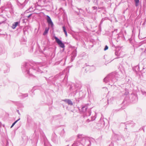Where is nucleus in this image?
<instances>
[{
	"mask_svg": "<svg viewBox=\"0 0 146 146\" xmlns=\"http://www.w3.org/2000/svg\"><path fill=\"white\" fill-rule=\"evenodd\" d=\"M54 38L55 39L56 41L58 43V45L61 48H64L65 47L64 45L62 42L58 38L54 36Z\"/></svg>",
	"mask_w": 146,
	"mask_h": 146,
	"instance_id": "1",
	"label": "nucleus"
},
{
	"mask_svg": "<svg viewBox=\"0 0 146 146\" xmlns=\"http://www.w3.org/2000/svg\"><path fill=\"white\" fill-rule=\"evenodd\" d=\"M47 22L49 25H51L52 27H53V24L51 20L50 17L48 16H47Z\"/></svg>",
	"mask_w": 146,
	"mask_h": 146,
	"instance_id": "2",
	"label": "nucleus"
},
{
	"mask_svg": "<svg viewBox=\"0 0 146 146\" xmlns=\"http://www.w3.org/2000/svg\"><path fill=\"white\" fill-rule=\"evenodd\" d=\"M64 102H67L68 104L70 105H72V101L70 100H67V99H66L64 100H63Z\"/></svg>",
	"mask_w": 146,
	"mask_h": 146,
	"instance_id": "3",
	"label": "nucleus"
},
{
	"mask_svg": "<svg viewBox=\"0 0 146 146\" xmlns=\"http://www.w3.org/2000/svg\"><path fill=\"white\" fill-rule=\"evenodd\" d=\"M19 23L18 22H15L14 24L12 25V27L13 29H15L16 27L18 25Z\"/></svg>",
	"mask_w": 146,
	"mask_h": 146,
	"instance_id": "4",
	"label": "nucleus"
},
{
	"mask_svg": "<svg viewBox=\"0 0 146 146\" xmlns=\"http://www.w3.org/2000/svg\"><path fill=\"white\" fill-rule=\"evenodd\" d=\"M49 28H45V31L43 34V35H45L47 33H48V30H49Z\"/></svg>",
	"mask_w": 146,
	"mask_h": 146,
	"instance_id": "5",
	"label": "nucleus"
},
{
	"mask_svg": "<svg viewBox=\"0 0 146 146\" xmlns=\"http://www.w3.org/2000/svg\"><path fill=\"white\" fill-rule=\"evenodd\" d=\"M62 28H63V31L65 34V35L66 36H67V32L66 31V28H65V27L64 26H63V27H62Z\"/></svg>",
	"mask_w": 146,
	"mask_h": 146,
	"instance_id": "6",
	"label": "nucleus"
},
{
	"mask_svg": "<svg viewBox=\"0 0 146 146\" xmlns=\"http://www.w3.org/2000/svg\"><path fill=\"white\" fill-rule=\"evenodd\" d=\"M136 6H137L139 5V0H134Z\"/></svg>",
	"mask_w": 146,
	"mask_h": 146,
	"instance_id": "7",
	"label": "nucleus"
},
{
	"mask_svg": "<svg viewBox=\"0 0 146 146\" xmlns=\"http://www.w3.org/2000/svg\"><path fill=\"white\" fill-rule=\"evenodd\" d=\"M19 119H18L17 120L14 122L12 124L13 126H14L15 125V124L19 120Z\"/></svg>",
	"mask_w": 146,
	"mask_h": 146,
	"instance_id": "8",
	"label": "nucleus"
},
{
	"mask_svg": "<svg viewBox=\"0 0 146 146\" xmlns=\"http://www.w3.org/2000/svg\"><path fill=\"white\" fill-rule=\"evenodd\" d=\"M108 49V47L107 46H105V47L104 49V50H107V49Z\"/></svg>",
	"mask_w": 146,
	"mask_h": 146,
	"instance_id": "9",
	"label": "nucleus"
},
{
	"mask_svg": "<svg viewBox=\"0 0 146 146\" xmlns=\"http://www.w3.org/2000/svg\"><path fill=\"white\" fill-rule=\"evenodd\" d=\"M31 14H30V15H29L28 16V18H29V17L31 16Z\"/></svg>",
	"mask_w": 146,
	"mask_h": 146,
	"instance_id": "10",
	"label": "nucleus"
},
{
	"mask_svg": "<svg viewBox=\"0 0 146 146\" xmlns=\"http://www.w3.org/2000/svg\"><path fill=\"white\" fill-rule=\"evenodd\" d=\"M13 126V125H12L11 126V128H12Z\"/></svg>",
	"mask_w": 146,
	"mask_h": 146,
	"instance_id": "11",
	"label": "nucleus"
}]
</instances>
